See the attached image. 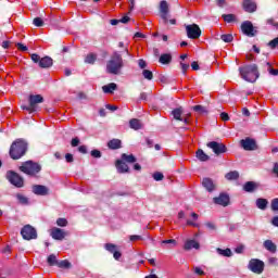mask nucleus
<instances>
[{"label": "nucleus", "mask_w": 278, "mask_h": 278, "mask_svg": "<svg viewBox=\"0 0 278 278\" xmlns=\"http://www.w3.org/2000/svg\"><path fill=\"white\" fill-rule=\"evenodd\" d=\"M123 66V55H121V52L114 51L106 63V73L110 75H118Z\"/></svg>", "instance_id": "nucleus-1"}, {"label": "nucleus", "mask_w": 278, "mask_h": 278, "mask_svg": "<svg viewBox=\"0 0 278 278\" xmlns=\"http://www.w3.org/2000/svg\"><path fill=\"white\" fill-rule=\"evenodd\" d=\"M27 153V142L23 139L15 140L10 148L9 154L12 160H21Z\"/></svg>", "instance_id": "nucleus-2"}, {"label": "nucleus", "mask_w": 278, "mask_h": 278, "mask_svg": "<svg viewBox=\"0 0 278 278\" xmlns=\"http://www.w3.org/2000/svg\"><path fill=\"white\" fill-rule=\"evenodd\" d=\"M239 73L242 79L252 84L253 81H257V78L260 77V72L257 71V65L255 64L239 67Z\"/></svg>", "instance_id": "nucleus-3"}, {"label": "nucleus", "mask_w": 278, "mask_h": 278, "mask_svg": "<svg viewBox=\"0 0 278 278\" xmlns=\"http://www.w3.org/2000/svg\"><path fill=\"white\" fill-rule=\"evenodd\" d=\"M20 170L25 175H29V177H36L42 170V166L34 161H26L22 164Z\"/></svg>", "instance_id": "nucleus-4"}, {"label": "nucleus", "mask_w": 278, "mask_h": 278, "mask_svg": "<svg viewBox=\"0 0 278 278\" xmlns=\"http://www.w3.org/2000/svg\"><path fill=\"white\" fill-rule=\"evenodd\" d=\"M28 106H22V109L29 112V114H34L38 110V103H45V98L40 94H30L28 97Z\"/></svg>", "instance_id": "nucleus-5"}, {"label": "nucleus", "mask_w": 278, "mask_h": 278, "mask_svg": "<svg viewBox=\"0 0 278 278\" xmlns=\"http://www.w3.org/2000/svg\"><path fill=\"white\" fill-rule=\"evenodd\" d=\"M30 59L35 64H39L40 68H51V66H53V59H51V56L40 58L37 53H33Z\"/></svg>", "instance_id": "nucleus-6"}, {"label": "nucleus", "mask_w": 278, "mask_h": 278, "mask_svg": "<svg viewBox=\"0 0 278 278\" xmlns=\"http://www.w3.org/2000/svg\"><path fill=\"white\" fill-rule=\"evenodd\" d=\"M7 179L12 186H15V188H23L25 186V179L14 170L7 172Z\"/></svg>", "instance_id": "nucleus-7"}, {"label": "nucleus", "mask_w": 278, "mask_h": 278, "mask_svg": "<svg viewBox=\"0 0 278 278\" xmlns=\"http://www.w3.org/2000/svg\"><path fill=\"white\" fill-rule=\"evenodd\" d=\"M21 236L24 240H36V238H38V232L34 226L25 225L21 230Z\"/></svg>", "instance_id": "nucleus-8"}, {"label": "nucleus", "mask_w": 278, "mask_h": 278, "mask_svg": "<svg viewBox=\"0 0 278 278\" xmlns=\"http://www.w3.org/2000/svg\"><path fill=\"white\" fill-rule=\"evenodd\" d=\"M206 147L212 149L215 155H223V153H227V146L223 142L210 141L206 143Z\"/></svg>", "instance_id": "nucleus-9"}, {"label": "nucleus", "mask_w": 278, "mask_h": 278, "mask_svg": "<svg viewBox=\"0 0 278 278\" xmlns=\"http://www.w3.org/2000/svg\"><path fill=\"white\" fill-rule=\"evenodd\" d=\"M187 37L191 40L201 38V27L197 24L186 25Z\"/></svg>", "instance_id": "nucleus-10"}, {"label": "nucleus", "mask_w": 278, "mask_h": 278, "mask_svg": "<svg viewBox=\"0 0 278 278\" xmlns=\"http://www.w3.org/2000/svg\"><path fill=\"white\" fill-rule=\"evenodd\" d=\"M241 31L242 34H244V36H248L249 38L257 36V29L254 28L251 21H244L241 24Z\"/></svg>", "instance_id": "nucleus-11"}, {"label": "nucleus", "mask_w": 278, "mask_h": 278, "mask_svg": "<svg viewBox=\"0 0 278 278\" xmlns=\"http://www.w3.org/2000/svg\"><path fill=\"white\" fill-rule=\"evenodd\" d=\"M248 268H250V270L252 273H255L256 275H262V273H264V262H262L257 258H252L249 262Z\"/></svg>", "instance_id": "nucleus-12"}, {"label": "nucleus", "mask_w": 278, "mask_h": 278, "mask_svg": "<svg viewBox=\"0 0 278 278\" xmlns=\"http://www.w3.org/2000/svg\"><path fill=\"white\" fill-rule=\"evenodd\" d=\"M240 143L244 151H255L257 149V143L251 138L242 139Z\"/></svg>", "instance_id": "nucleus-13"}, {"label": "nucleus", "mask_w": 278, "mask_h": 278, "mask_svg": "<svg viewBox=\"0 0 278 278\" xmlns=\"http://www.w3.org/2000/svg\"><path fill=\"white\" fill-rule=\"evenodd\" d=\"M33 193L37 194V197H47L49 188L45 185H35L33 186Z\"/></svg>", "instance_id": "nucleus-14"}, {"label": "nucleus", "mask_w": 278, "mask_h": 278, "mask_svg": "<svg viewBox=\"0 0 278 278\" xmlns=\"http://www.w3.org/2000/svg\"><path fill=\"white\" fill-rule=\"evenodd\" d=\"M213 203L227 207L229 205V195L227 193H220L219 197L213 199Z\"/></svg>", "instance_id": "nucleus-15"}, {"label": "nucleus", "mask_w": 278, "mask_h": 278, "mask_svg": "<svg viewBox=\"0 0 278 278\" xmlns=\"http://www.w3.org/2000/svg\"><path fill=\"white\" fill-rule=\"evenodd\" d=\"M51 237L53 240H64V238H66V232H64V230L61 228H52Z\"/></svg>", "instance_id": "nucleus-16"}, {"label": "nucleus", "mask_w": 278, "mask_h": 278, "mask_svg": "<svg viewBox=\"0 0 278 278\" xmlns=\"http://www.w3.org/2000/svg\"><path fill=\"white\" fill-rule=\"evenodd\" d=\"M243 9L245 12H255V10H257V4H255V2H253L252 0H244L243 1Z\"/></svg>", "instance_id": "nucleus-17"}, {"label": "nucleus", "mask_w": 278, "mask_h": 278, "mask_svg": "<svg viewBox=\"0 0 278 278\" xmlns=\"http://www.w3.org/2000/svg\"><path fill=\"white\" fill-rule=\"evenodd\" d=\"M115 166L117 168V172L121 174L129 173V166L127 165V163L123 162V160H117Z\"/></svg>", "instance_id": "nucleus-18"}, {"label": "nucleus", "mask_w": 278, "mask_h": 278, "mask_svg": "<svg viewBox=\"0 0 278 278\" xmlns=\"http://www.w3.org/2000/svg\"><path fill=\"white\" fill-rule=\"evenodd\" d=\"M202 186L207 190V192H214L215 186L211 178H203Z\"/></svg>", "instance_id": "nucleus-19"}, {"label": "nucleus", "mask_w": 278, "mask_h": 278, "mask_svg": "<svg viewBox=\"0 0 278 278\" xmlns=\"http://www.w3.org/2000/svg\"><path fill=\"white\" fill-rule=\"evenodd\" d=\"M263 247L269 251V253H277V245L273 242V240H265Z\"/></svg>", "instance_id": "nucleus-20"}, {"label": "nucleus", "mask_w": 278, "mask_h": 278, "mask_svg": "<svg viewBox=\"0 0 278 278\" xmlns=\"http://www.w3.org/2000/svg\"><path fill=\"white\" fill-rule=\"evenodd\" d=\"M201 245L199 244V242H197V240H187L185 242V251H190L192 249H199Z\"/></svg>", "instance_id": "nucleus-21"}, {"label": "nucleus", "mask_w": 278, "mask_h": 278, "mask_svg": "<svg viewBox=\"0 0 278 278\" xmlns=\"http://www.w3.org/2000/svg\"><path fill=\"white\" fill-rule=\"evenodd\" d=\"M243 190L244 192H255V190H257V185L255 181H247L243 185Z\"/></svg>", "instance_id": "nucleus-22"}, {"label": "nucleus", "mask_w": 278, "mask_h": 278, "mask_svg": "<svg viewBox=\"0 0 278 278\" xmlns=\"http://www.w3.org/2000/svg\"><path fill=\"white\" fill-rule=\"evenodd\" d=\"M15 199L18 202L20 205H29V198H27L23 193H16Z\"/></svg>", "instance_id": "nucleus-23"}, {"label": "nucleus", "mask_w": 278, "mask_h": 278, "mask_svg": "<svg viewBox=\"0 0 278 278\" xmlns=\"http://www.w3.org/2000/svg\"><path fill=\"white\" fill-rule=\"evenodd\" d=\"M117 86H116V83H111L109 85H104L102 87V90L105 94H112L114 93V90H116Z\"/></svg>", "instance_id": "nucleus-24"}, {"label": "nucleus", "mask_w": 278, "mask_h": 278, "mask_svg": "<svg viewBox=\"0 0 278 278\" xmlns=\"http://www.w3.org/2000/svg\"><path fill=\"white\" fill-rule=\"evenodd\" d=\"M122 141L121 139H112L108 142L109 149H112L113 151H116V149H121Z\"/></svg>", "instance_id": "nucleus-25"}, {"label": "nucleus", "mask_w": 278, "mask_h": 278, "mask_svg": "<svg viewBox=\"0 0 278 278\" xmlns=\"http://www.w3.org/2000/svg\"><path fill=\"white\" fill-rule=\"evenodd\" d=\"M160 64H170L173 62V55L170 53H164L159 59Z\"/></svg>", "instance_id": "nucleus-26"}, {"label": "nucleus", "mask_w": 278, "mask_h": 278, "mask_svg": "<svg viewBox=\"0 0 278 278\" xmlns=\"http://www.w3.org/2000/svg\"><path fill=\"white\" fill-rule=\"evenodd\" d=\"M195 157L200 160V162H207L210 160V155H207L203 150L199 149L195 152Z\"/></svg>", "instance_id": "nucleus-27"}, {"label": "nucleus", "mask_w": 278, "mask_h": 278, "mask_svg": "<svg viewBox=\"0 0 278 278\" xmlns=\"http://www.w3.org/2000/svg\"><path fill=\"white\" fill-rule=\"evenodd\" d=\"M129 127L130 129H135L138 131V129H142V124L137 118H132L129 121Z\"/></svg>", "instance_id": "nucleus-28"}, {"label": "nucleus", "mask_w": 278, "mask_h": 278, "mask_svg": "<svg viewBox=\"0 0 278 278\" xmlns=\"http://www.w3.org/2000/svg\"><path fill=\"white\" fill-rule=\"evenodd\" d=\"M256 207H258V210H266V207H268V200L258 198L256 200Z\"/></svg>", "instance_id": "nucleus-29"}, {"label": "nucleus", "mask_w": 278, "mask_h": 278, "mask_svg": "<svg viewBox=\"0 0 278 278\" xmlns=\"http://www.w3.org/2000/svg\"><path fill=\"white\" fill-rule=\"evenodd\" d=\"M162 245L165 249H173V247H177V240H175V239L163 240Z\"/></svg>", "instance_id": "nucleus-30"}, {"label": "nucleus", "mask_w": 278, "mask_h": 278, "mask_svg": "<svg viewBox=\"0 0 278 278\" xmlns=\"http://www.w3.org/2000/svg\"><path fill=\"white\" fill-rule=\"evenodd\" d=\"M122 161L123 162H127L128 164H135V162H137L136 156H134V154H122Z\"/></svg>", "instance_id": "nucleus-31"}, {"label": "nucleus", "mask_w": 278, "mask_h": 278, "mask_svg": "<svg viewBox=\"0 0 278 278\" xmlns=\"http://www.w3.org/2000/svg\"><path fill=\"white\" fill-rule=\"evenodd\" d=\"M216 252L218 253V255H222L223 257H231V255H233V253L231 252V249L229 248L225 250L217 248Z\"/></svg>", "instance_id": "nucleus-32"}, {"label": "nucleus", "mask_w": 278, "mask_h": 278, "mask_svg": "<svg viewBox=\"0 0 278 278\" xmlns=\"http://www.w3.org/2000/svg\"><path fill=\"white\" fill-rule=\"evenodd\" d=\"M181 114H184V110L181 108H177L172 111V115L176 121H184V118H181Z\"/></svg>", "instance_id": "nucleus-33"}, {"label": "nucleus", "mask_w": 278, "mask_h": 278, "mask_svg": "<svg viewBox=\"0 0 278 278\" xmlns=\"http://www.w3.org/2000/svg\"><path fill=\"white\" fill-rule=\"evenodd\" d=\"M240 177V174L236 170L229 172L225 175V178L228 179V181H236Z\"/></svg>", "instance_id": "nucleus-34"}, {"label": "nucleus", "mask_w": 278, "mask_h": 278, "mask_svg": "<svg viewBox=\"0 0 278 278\" xmlns=\"http://www.w3.org/2000/svg\"><path fill=\"white\" fill-rule=\"evenodd\" d=\"M58 256L55 254H50L47 258V263L49 266H58Z\"/></svg>", "instance_id": "nucleus-35"}, {"label": "nucleus", "mask_w": 278, "mask_h": 278, "mask_svg": "<svg viewBox=\"0 0 278 278\" xmlns=\"http://www.w3.org/2000/svg\"><path fill=\"white\" fill-rule=\"evenodd\" d=\"M85 62L86 64H94V62H97V54L94 53L87 54Z\"/></svg>", "instance_id": "nucleus-36"}, {"label": "nucleus", "mask_w": 278, "mask_h": 278, "mask_svg": "<svg viewBox=\"0 0 278 278\" xmlns=\"http://www.w3.org/2000/svg\"><path fill=\"white\" fill-rule=\"evenodd\" d=\"M222 18H224L225 23H235L236 15H233V14H223Z\"/></svg>", "instance_id": "nucleus-37"}, {"label": "nucleus", "mask_w": 278, "mask_h": 278, "mask_svg": "<svg viewBox=\"0 0 278 278\" xmlns=\"http://www.w3.org/2000/svg\"><path fill=\"white\" fill-rule=\"evenodd\" d=\"M160 10L161 13L168 14V2H166V0L161 1Z\"/></svg>", "instance_id": "nucleus-38"}, {"label": "nucleus", "mask_w": 278, "mask_h": 278, "mask_svg": "<svg viewBox=\"0 0 278 278\" xmlns=\"http://www.w3.org/2000/svg\"><path fill=\"white\" fill-rule=\"evenodd\" d=\"M56 266L59 268H71V262L66 261V260H63V261H59L56 263Z\"/></svg>", "instance_id": "nucleus-39"}, {"label": "nucleus", "mask_w": 278, "mask_h": 278, "mask_svg": "<svg viewBox=\"0 0 278 278\" xmlns=\"http://www.w3.org/2000/svg\"><path fill=\"white\" fill-rule=\"evenodd\" d=\"M142 75H143L144 79H148L149 81H151V79H153V72H151L149 70H143Z\"/></svg>", "instance_id": "nucleus-40"}, {"label": "nucleus", "mask_w": 278, "mask_h": 278, "mask_svg": "<svg viewBox=\"0 0 278 278\" xmlns=\"http://www.w3.org/2000/svg\"><path fill=\"white\" fill-rule=\"evenodd\" d=\"M220 39L224 42H232L233 41V35H231V34L222 35Z\"/></svg>", "instance_id": "nucleus-41"}, {"label": "nucleus", "mask_w": 278, "mask_h": 278, "mask_svg": "<svg viewBox=\"0 0 278 278\" xmlns=\"http://www.w3.org/2000/svg\"><path fill=\"white\" fill-rule=\"evenodd\" d=\"M33 24L35 27H42V25H45V21H42L40 17H35Z\"/></svg>", "instance_id": "nucleus-42"}, {"label": "nucleus", "mask_w": 278, "mask_h": 278, "mask_svg": "<svg viewBox=\"0 0 278 278\" xmlns=\"http://www.w3.org/2000/svg\"><path fill=\"white\" fill-rule=\"evenodd\" d=\"M104 248L109 251V253H114L116 251V244L106 243Z\"/></svg>", "instance_id": "nucleus-43"}, {"label": "nucleus", "mask_w": 278, "mask_h": 278, "mask_svg": "<svg viewBox=\"0 0 278 278\" xmlns=\"http://www.w3.org/2000/svg\"><path fill=\"white\" fill-rule=\"evenodd\" d=\"M56 225L59 227H66V225H68V220H66V218H59L56 219Z\"/></svg>", "instance_id": "nucleus-44"}, {"label": "nucleus", "mask_w": 278, "mask_h": 278, "mask_svg": "<svg viewBox=\"0 0 278 278\" xmlns=\"http://www.w3.org/2000/svg\"><path fill=\"white\" fill-rule=\"evenodd\" d=\"M193 111L194 112H198V114H203V113H205V106H203V105H194L193 106Z\"/></svg>", "instance_id": "nucleus-45"}, {"label": "nucleus", "mask_w": 278, "mask_h": 278, "mask_svg": "<svg viewBox=\"0 0 278 278\" xmlns=\"http://www.w3.org/2000/svg\"><path fill=\"white\" fill-rule=\"evenodd\" d=\"M153 179L154 181H162V179H164V174L156 172L153 174Z\"/></svg>", "instance_id": "nucleus-46"}, {"label": "nucleus", "mask_w": 278, "mask_h": 278, "mask_svg": "<svg viewBox=\"0 0 278 278\" xmlns=\"http://www.w3.org/2000/svg\"><path fill=\"white\" fill-rule=\"evenodd\" d=\"M268 46L270 47V49H277V47H278V38H275L271 41H269Z\"/></svg>", "instance_id": "nucleus-47"}, {"label": "nucleus", "mask_w": 278, "mask_h": 278, "mask_svg": "<svg viewBox=\"0 0 278 278\" xmlns=\"http://www.w3.org/2000/svg\"><path fill=\"white\" fill-rule=\"evenodd\" d=\"M271 210L273 212H278V199L271 201Z\"/></svg>", "instance_id": "nucleus-48"}, {"label": "nucleus", "mask_w": 278, "mask_h": 278, "mask_svg": "<svg viewBox=\"0 0 278 278\" xmlns=\"http://www.w3.org/2000/svg\"><path fill=\"white\" fill-rule=\"evenodd\" d=\"M138 66L139 68L144 70L147 67V61L143 59L138 60Z\"/></svg>", "instance_id": "nucleus-49"}, {"label": "nucleus", "mask_w": 278, "mask_h": 278, "mask_svg": "<svg viewBox=\"0 0 278 278\" xmlns=\"http://www.w3.org/2000/svg\"><path fill=\"white\" fill-rule=\"evenodd\" d=\"M79 137L73 138L71 141L72 147H79Z\"/></svg>", "instance_id": "nucleus-50"}, {"label": "nucleus", "mask_w": 278, "mask_h": 278, "mask_svg": "<svg viewBox=\"0 0 278 278\" xmlns=\"http://www.w3.org/2000/svg\"><path fill=\"white\" fill-rule=\"evenodd\" d=\"M16 47H17L18 51H28L27 46H25L21 42L16 43Z\"/></svg>", "instance_id": "nucleus-51"}, {"label": "nucleus", "mask_w": 278, "mask_h": 278, "mask_svg": "<svg viewBox=\"0 0 278 278\" xmlns=\"http://www.w3.org/2000/svg\"><path fill=\"white\" fill-rule=\"evenodd\" d=\"M65 160H66V162L68 163V164H72V162H74V157H73V154H71V153H66L65 154Z\"/></svg>", "instance_id": "nucleus-52"}, {"label": "nucleus", "mask_w": 278, "mask_h": 278, "mask_svg": "<svg viewBox=\"0 0 278 278\" xmlns=\"http://www.w3.org/2000/svg\"><path fill=\"white\" fill-rule=\"evenodd\" d=\"M129 240H130L131 242H136L137 240H142V236L131 235V236L129 237Z\"/></svg>", "instance_id": "nucleus-53"}, {"label": "nucleus", "mask_w": 278, "mask_h": 278, "mask_svg": "<svg viewBox=\"0 0 278 278\" xmlns=\"http://www.w3.org/2000/svg\"><path fill=\"white\" fill-rule=\"evenodd\" d=\"M91 156H92V157H96V159L101 157V151H99V150H92V151H91Z\"/></svg>", "instance_id": "nucleus-54"}, {"label": "nucleus", "mask_w": 278, "mask_h": 278, "mask_svg": "<svg viewBox=\"0 0 278 278\" xmlns=\"http://www.w3.org/2000/svg\"><path fill=\"white\" fill-rule=\"evenodd\" d=\"M220 118H222V121L227 123V121H229V114L223 112V113H220Z\"/></svg>", "instance_id": "nucleus-55"}, {"label": "nucleus", "mask_w": 278, "mask_h": 278, "mask_svg": "<svg viewBox=\"0 0 278 278\" xmlns=\"http://www.w3.org/2000/svg\"><path fill=\"white\" fill-rule=\"evenodd\" d=\"M194 273H195V275H200V276L205 275V271H203V269H201V267H194Z\"/></svg>", "instance_id": "nucleus-56"}, {"label": "nucleus", "mask_w": 278, "mask_h": 278, "mask_svg": "<svg viewBox=\"0 0 278 278\" xmlns=\"http://www.w3.org/2000/svg\"><path fill=\"white\" fill-rule=\"evenodd\" d=\"M161 18L163 20V23L166 25V23H168V13H161Z\"/></svg>", "instance_id": "nucleus-57"}, {"label": "nucleus", "mask_w": 278, "mask_h": 278, "mask_svg": "<svg viewBox=\"0 0 278 278\" xmlns=\"http://www.w3.org/2000/svg\"><path fill=\"white\" fill-rule=\"evenodd\" d=\"M78 151H79V153L86 154V153H88V148L86 146H80V147H78Z\"/></svg>", "instance_id": "nucleus-58"}, {"label": "nucleus", "mask_w": 278, "mask_h": 278, "mask_svg": "<svg viewBox=\"0 0 278 278\" xmlns=\"http://www.w3.org/2000/svg\"><path fill=\"white\" fill-rule=\"evenodd\" d=\"M182 73L186 74V71H188V68H190V65L186 64V63H180Z\"/></svg>", "instance_id": "nucleus-59"}, {"label": "nucleus", "mask_w": 278, "mask_h": 278, "mask_svg": "<svg viewBox=\"0 0 278 278\" xmlns=\"http://www.w3.org/2000/svg\"><path fill=\"white\" fill-rule=\"evenodd\" d=\"M191 68H192V71H199V63L197 61H193L191 63Z\"/></svg>", "instance_id": "nucleus-60"}, {"label": "nucleus", "mask_w": 278, "mask_h": 278, "mask_svg": "<svg viewBox=\"0 0 278 278\" xmlns=\"http://www.w3.org/2000/svg\"><path fill=\"white\" fill-rule=\"evenodd\" d=\"M129 16H127V15H125V16H123L121 20H119V23H124V24H127V23H129Z\"/></svg>", "instance_id": "nucleus-61"}, {"label": "nucleus", "mask_w": 278, "mask_h": 278, "mask_svg": "<svg viewBox=\"0 0 278 278\" xmlns=\"http://www.w3.org/2000/svg\"><path fill=\"white\" fill-rule=\"evenodd\" d=\"M123 254H121V252H118V251H116L115 250V252H113V256H114V260H121V256H122Z\"/></svg>", "instance_id": "nucleus-62"}, {"label": "nucleus", "mask_w": 278, "mask_h": 278, "mask_svg": "<svg viewBox=\"0 0 278 278\" xmlns=\"http://www.w3.org/2000/svg\"><path fill=\"white\" fill-rule=\"evenodd\" d=\"M271 225H274V227H278V216L273 217Z\"/></svg>", "instance_id": "nucleus-63"}, {"label": "nucleus", "mask_w": 278, "mask_h": 278, "mask_svg": "<svg viewBox=\"0 0 278 278\" xmlns=\"http://www.w3.org/2000/svg\"><path fill=\"white\" fill-rule=\"evenodd\" d=\"M273 173H274V175H276V177H278V163H275Z\"/></svg>", "instance_id": "nucleus-64"}]
</instances>
